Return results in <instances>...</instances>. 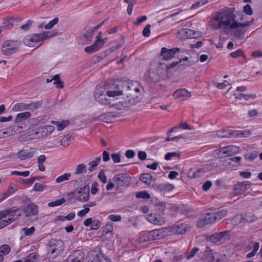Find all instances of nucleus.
I'll return each mask as SVG.
<instances>
[{
	"mask_svg": "<svg viewBox=\"0 0 262 262\" xmlns=\"http://www.w3.org/2000/svg\"><path fill=\"white\" fill-rule=\"evenodd\" d=\"M235 18L234 9L225 7L215 13L211 20V25L215 30L222 29L225 34H233L239 39H243L247 31L245 28L249 27L252 21L241 23L237 22Z\"/></svg>",
	"mask_w": 262,
	"mask_h": 262,
	"instance_id": "nucleus-1",
	"label": "nucleus"
},
{
	"mask_svg": "<svg viewBox=\"0 0 262 262\" xmlns=\"http://www.w3.org/2000/svg\"><path fill=\"white\" fill-rule=\"evenodd\" d=\"M170 232L168 228H161L142 233L140 236V242H146L157 239H162L168 236Z\"/></svg>",
	"mask_w": 262,
	"mask_h": 262,
	"instance_id": "nucleus-2",
	"label": "nucleus"
},
{
	"mask_svg": "<svg viewBox=\"0 0 262 262\" xmlns=\"http://www.w3.org/2000/svg\"><path fill=\"white\" fill-rule=\"evenodd\" d=\"M21 215L20 209L14 206L5 210L1 211L0 220H6L7 225H8L18 219Z\"/></svg>",
	"mask_w": 262,
	"mask_h": 262,
	"instance_id": "nucleus-3",
	"label": "nucleus"
},
{
	"mask_svg": "<svg viewBox=\"0 0 262 262\" xmlns=\"http://www.w3.org/2000/svg\"><path fill=\"white\" fill-rule=\"evenodd\" d=\"M47 249V254L49 256L56 257L63 252L64 243L60 239H51L48 243Z\"/></svg>",
	"mask_w": 262,
	"mask_h": 262,
	"instance_id": "nucleus-4",
	"label": "nucleus"
},
{
	"mask_svg": "<svg viewBox=\"0 0 262 262\" xmlns=\"http://www.w3.org/2000/svg\"><path fill=\"white\" fill-rule=\"evenodd\" d=\"M118 86L124 87V95L128 99V103L131 104H134L136 102L139 101V96L134 95L133 94L135 85L128 81H124V82H119Z\"/></svg>",
	"mask_w": 262,
	"mask_h": 262,
	"instance_id": "nucleus-5",
	"label": "nucleus"
},
{
	"mask_svg": "<svg viewBox=\"0 0 262 262\" xmlns=\"http://www.w3.org/2000/svg\"><path fill=\"white\" fill-rule=\"evenodd\" d=\"M20 45L21 42L17 40H6L1 48L2 54L6 56L11 55L19 50Z\"/></svg>",
	"mask_w": 262,
	"mask_h": 262,
	"instance_id": "nucleus-6",
	"label": "nucleus"
},
{
	"mask_svg": "<svg viewBox=\"0 0 262 262\" xmlns=\"http://www.w3.org/2000/svg\"><path fill=\"white\" fill-rule=\"evenodd\" d=\"M113 180L115 183L116 190H121L130 185L131 177L127 173H119L115 175Z\"/></svg>",
	"mask_w": 262,
	"mask_h": 262,
	"instance_id": "nucleus-7",
	"label": "nucleus"
},
{
	"mask_svg": "<svg viewBox=\"0 0 262 262\" xmlns=\"http://www.w3.org/2000/svg\"><path fill=\"white\" fill-rule=\"evenodd\" d=\"M73 196L74 199L80 202H86L89 199L90 188L88 185L78 188L73 192Z\"/></svg>",
	"mask_w": 262,
	"mask_h": 262,
	"instance_id": "nucleus-8",
	"label": "nucleus"
},
{
	"mask_svg": "<svg viewBox=\"0 0 262 262\" xmlns=\"http://www.w3.org/2000/svg\"><path fill=\"white\" fill-rule=\"evenodd\" d=\"M230 232L229 230H226L218 233H215L209 236L207 241L216 245L222 244L225 242L227 239L229 238Z\"/></svg>",
	"mask_w": 262,
	"mask_h": 262,
	"instance_id": "nucleus-9",
	"label": "nucleus"
},
{
	"mask_svg": "<svg viewBox=\"0 0 262 262\" xmlns=\"http://www.w3.org/2000/svg\"><path fill=\"white\" fill-rule=\"evenodd\" d=\"M42 41L40 34L29 35L24 39V43L30 47H38Z\"/></svg>",
	"mask_w": 262,
	"mask_h": 262,
	"instance_id": "nucleus-10",
	"label": "nucleus"
},
{
	"mask_svg": "<svg viewBox=\"0 0 262 262\" xmlns=\"http://www.w3.org/2000/svg\"><path fill=\"white\" fill-rule=\"evenodd\" d=\"M215 222L213 212H209L203 214L198 218L196 226L201 228L208 224H213Z\"/></svg>",
	"mask_w": 262,
	"mask_h": 262,
	"instance_id": "nucleus-11",
	"label": "nucleus"
},
{
	"mask_svg": "<svg viewBox=\"0 0 262 262\" xmlns=\"http://www.w3.org/2000/svg\"><path fill=\"white\" fill-rule=\"evenodd\" d=\"M119 82H124V81L117 80L114 82L111 87V90L107 92L108 97H114L116 96L124 95V87L118 86Z\"/></svg>",
	"mask_w": 262,
	"mask_h": 262,
	"instance_id": "nucleus-12",
	"label": "nucleus"
},
{
	"mask_svg": "<svg viewBox=\"0 0 262 262\" xmlns=\"http://www.w3.org/2000/svg\"><path fill=\"white\" fill-rule=\"evenodd\" d=\"M180 51L179 48H174L171 49H168L165 47L161 49L160 56H162L164 60H169L174 57L177 53Z\"/></svg>",
	"mask_w": 262,
	"mask_h": 262,
	"instance_id": "nucleus-13",
	"label": "nucleus"
},
{
	"mask_svg": "<svg viewBox=\"0 0 262 262\" xmlns=\"http://www.w3.org/2000/svg\"><path fill=\"white\" fill-rule=\"evenodd\" d=\"M250 187V183L249 182H237L233 188V193L235 195L244 193Z\"/></svg>",
	"mask_w": 262,
	"mask_h": 262,
	"instance_id": "nucleus-14",
	"label": "nucleus"
},
{
	"mask_svg": "<svg viewBox=\"0 0 262 262\" xmlns=\"http://www.w3.org/2000/svg\"><path fill=\"white\" fill-rule=\"evenodd\" d=\"M84 257V253L82 250H75L69 256L66 262H83Z\"/></svg>",
	"mask_w": 262,
	"mask_h": 262,
	"instance_id": "nucleus-15",
	"label": "nucleus"
},
{
	"mask_svg": "<svg viewBox=\"0 0 262 262\" xmlns=\"http://www.w3.org/2000/svg\"><path fill=\"white\" fill-rule=\"evenodd\" d=\"M23 212L26 217H29L32 216H35L37 214L38 207L33 203H29L23 208Z\"/></svg>",
	"mask_w": 262,
	"mask_h": 262,
	"instance_id": "nucleus-16",
	"label": "nucleus"
},
{
	"mask_svg": "<svg viewBox=\"0 0 262 262\" xmlns=\"http://www.w3.org/2000/svg\"><path fill=\"white\" fill-rule=\"evenodd\" d=\"M170 209L171 211V213L173 215H176L178 213L187 215L191 211V210L184 205L180 206L173 205L170 207Z\"/></svg>",
	"mask_w": 262,
	"mask_h": 262,
	"instance_id": "nucleus-17",
	"label": "nucleus"
},
{
	"mask_svg": "<svg viewBox=\"0 0 262 262\" xmlns=\"http://www.w3.org/2000/svg\"><path fill=\"white\" fill-rule=\"evenodd\" d=\"M35 151L32 149H22L17 154V157L21 160L29 159L35 155Z\"/></svg>",
	"mask_w": 262,
	"mask_h": 262,
	"instance_id": "nucleus-18",
	"label": "nucleus"
},
{
	"mask_svg": "<svg viewBox=\"0 0 262 262\" xmlns=\"http://www.w3.org/2000/svg\"><path fill=\"white\" fill-rule=\"evenodd\" d=\"M107 91H106L105 88L102 84H98L94 91V95L96 101H101L100 99V97H104V95L107 94Z\"/></svg>",
	"mask_w": 262,
	"mask_h": 262,
	"instance_id": "nucleus-19",
	"label": "nucleus"
},
{
	"mask_svg": "<svg viewBox=\"0 0 262 262\" xmlns=\"http://www.w3.org/2000/svg\"><path fill=\"white\" fill-rule=\"evenodd\" d=\"M147 219L149 222L155 225H162L165 222L164 218L157 214H148Z\"/></svg>",
	"mask_w": 262,
	"mask_h": 262,
	"instance_id": "nucleus-20",
	"label": "nucleus"
},
{
	"mask_svg": "<svg viewBox=\"0 0 262 262\" xmlns=\"http://www.w3.org/2000/svg\"><path fill=\"white\" fill-rule=\"evenodd\" d=\"M53 126H47L41 127L38 129V131L35 132V134L38 138L45 137L50 134L53 131Z\"/></svg>",
	"mask_w": 262,
	"mask_h": 262,
	"instance_id": "nucleus-21",
	"label": "nucleus"
},
{
	"mask_svg": "<svg viewBox=\"0 0 262 262\" xmlns=\"http://www.w3.org/2000/svg\"><path fill=\"white\" fill-rule=\"evenodd\" d=\"M223 155L225 157L232 156L237 154L239 151V148L236 146L230 145L223 147Z\"/></svg>",
	"mask_w": 262,
	"mask_h": 262,
	"instance_id": "nucleus-22",
	"label": "nucleus"
},
{
	"mask_svg": "<svg viewBox=\"0 0 262 262\" xmlns=\"http://www.w3.org/2000/svg\"><path fill=\"white\" fill-rule=\"evenodd\" d=\"M89 262H111V259L105 256L102 252L93 255L92 259Z\"/></svg>",
	"mask_w": 262,
	"mask_h": 262,
	"instance_id": "nucleus-23",
	"label": "nucleus"
},
{
	"mask_svg": "<svg viewBox=\"0 0 262 262\" xmlns=\"http://www.w3.org/2000/svg\"><path fill=\"white\" fill-rule=\"evenodd\" d=\"M203 258L205 262H213L215 260L212 250L209 246H206Z\"/></svg>",
	"mask_w": 262,
	"mask_h": 262,
	"instance_id": "nucleus-24",
	"label": "nucleus"
},
{
	"mask_svg": "<svg viewBox=\"0 0 262 262\" xmlns=\"http://www.w3.org/2000/svg\"><path fill=\"white\" fill-rule=\"evenodd\" d=\"M173 96L176 99L189 98L191 96V93L185 89H181L176 90L173 93Z\"/></svg>",
	"mask_w": 262,
	"mask_h": 262,
	"instance_id": "nucleus-25",
	"label": "nucleus"
},
{
	"mask_svg": "<svg viewBox=\"0 0 262 262\" xmlns=\"http://www.w3.org/2000/svg\"><path fill=\"white\" fill-rule=\"evenodd\" d=\"M240 223H252L257 220V217L251 213H247L244 215H241Z\"/></svg>",
	"mask_w": 262,
	"mask_h": 262,
	"instance_id": "nucleus-26",
	"label": "nucleus"
},
{
	"mask_svg": "<svg viewBox=\"0 0 262 262\" xmlns=\"http://www.w3.org/2000/svg\"><path fill=\"white\" fill-rule=\"evenodd\" d=\"M31 117V113L29 112L20 113L16 115L14 120V122L16 124L20 123Z\"/></svg>",
	"mask_w": 262,
	"mask_h": 262,
	"instance_id": "nucleus-27",
	"label": "nucleus"
},
{
	"mask_svg": "<svg viewBox=\"0 0 262 262\" xmlns=\"http://www.w3.org/2000/svg\"><path fill=\"white\" fill-rule=\"evenodd\" d=\"M103 47V46L98 43V41H95L94 43L89 47H86L84 48V51L89 54H92L94 52H96L99 50Z\"/></svg>",
	"mask_w": 262,
	"mask_h": 262,
	"instance_id": "nucleus-28",
	"label": "nucleus"
},
{
	"mask_svg": "<svg viewBox=\"0 0 262 262\" xmlns=\"http://www.w3.org/2000/svg\"><path fill=\"white\" fill-rule=\"evenodd\" d=\"M187 226L185 224H180L178 225L172 227L171 231L173 233L179 234H183L187 230Z\"/></svg>",
	"mask_w": 262,
	"mask_h": 262,
	"instance_id": "nucleus-29",
	"label": "nucleus"
},
{
	"mask_svg": "<svg viewBox=\"0 0 262 262\" xmlns=\"http://www.w3.org/2000/svg\"><path fill=\"white\" fill-rule=\"evenodd\" d=\"M229 134L233 137H246L250 134L249 131H238L232 130L229 132Z\"/></svg>",
	"mask_w": 262,
	"mask_h": 262,
	"instance_id": "nucleus-30",
	"label": "nucleus"
},
{
	"mask_svg": "<svg viewBox=\"0 0 262 262\" xmlns=\"http://www.w3.org/2000/svg\"><path fill=\"white\" fill-rule=\"evenodd\" d=\"M193 31L188 29H182L179 32V35H182V38L185 39L187 38L195 37L193 35Z\"/></svg>",
	"mask_w": 262,
	"mask_h": 262,
	"instance_id": "nucleus-31",
	"label": "nucleus"
},
{
	"mask_svg": "<svg viewBox=\"0 0 262 262\" xmlns=\"http://www.w3.org/2000/svg\"><path fill=\"white\" fill-rule=\"evenodd\" d=\"M204 171L202 169H190L188 173L189 177L191 178H199L203 176Z\"/></svg>",
	"mask_w": 262,
	"mask_h": 262,
	"instance_id": "nucleus-32",
	"label": "nucleus"
},
{
	"mask_svg": "<svg viewBox=\"0 0 262 262\" xmlns=\"http://www.w3.org/2000/svg\"><path fill=\"white\" fill-rule=\"evenodd\" d=\"M101 157L100 156L97 157L94 160L91 161L89 163L90 166L88 168V170L90 172L93 171L97 167L98 165L100 163Z\"/></svg>",
	"mask_w": 262,
	"mask_h": 262,
	"instance_id": "nucleus-33",
	"label": "nucleus"
},
{
	"mask_svg": "<svg viewBox=\"0 0 262 262\" xmlns=\"http://www.w3.org/2000/svg\"><path fill=\"white\" fill-rule=\"evenodd\" d=\"M227 210L224 209L213 212L215 222L220 221L225 217L227 215Z\"/></svg>",
	"mask_w": 262,
	"mask_h": 262,
	"instance_id": "nucleus-34",
	"label": "nucleus"
},
{
	"mask_svg": "<svg viewBox=\"0 0 262 262\" xmlns=\"http://www.w3.org/2000/svg\"><path fill=\"white\" fill-rule=\"evenodd\" d=\"M28 106L27 103H17L13 105L12 111L14 112L23 111L28 110Z\"/></svg>",
	"mask_w": 262,
	"mask_h": 262,
	"instance_id": "nucleus-35",
	"label": "nucleus"
},
{
	"mask_svg": "<svg viewBox=\"0 0 262 262\" xmlns=\"http://www.w3.org/2000/svg\"><path fill=\"white\" fill-rule=\"evenodd\" d=\"M139 179L144 183L149 185L151 183L152 176L149 173H143L140 176Z\"/></svg>",
	"mask_w": 262,
	"mask_h": 262,
	"instance_id": "nucleus-36",
	"label": "nucleus"
},
{
	"mask_svg": "<svg viewBox=\"0 0 262 262\" xmlns=\"http://www.w3.org/2000/svg\"><path fill=\"white\" fill-rule=\"evenodd\" d=\"M86 172V165L83 163L78 164L75 169L74 173V175H79L83 173Z\"/></svg>",
	"mask_w": 262,
	"mask_h": 262,
	"instance_id": "nucleus-37",
	"label": "nucleus"
},
{
	"mask_svg": "<svg viewBox=\"0 0 262 262\" xmlns=\"http://www.w3.org/2000/svg\"><path fill=\"white\" fill-rule=\"evenodd\" d=\"M11 251V248L9 245L4 244L0 246V256L4 257V255L8 254Z\"/></svg>",
	"mask_w": 262,
	"mask_h": 262,
	"instance_id": "nucleus-38",
	"label": "nucleus"
},
{
	"mask_svg": "<svg viewBox=\"0 0 262 262\" xmlns=\"http://www.w3.org/2000/svg\"><path fill=\"white\" fill-rule=\"evenodd\" d=\"M14 20L11 18H5L3 19V24L5 29H9L13 26Z\"/></svg>",
	"mask_w": 262,
	"mask_h": 262,
	"instance_id": "nucleus-39",
	"label": "nucleus"
},
{
	"mask_svg": "<svg viewBox=\"0 0 262 262\" xmlns=\"http://www.w3.org/2000/svg\"><path fill=\"white\" fill-rule=\"evenodd\" d=\"M55 125H56L57 128L58 130L63 129L69 124L68 120H63L60 122L55 121Z\"/></svg>",
	"mask_w": 262,
	"mask_h": 262,
	"instance_id": "nucleus-40",
	"label": "nucleus"
},
{
	"mask_svg": "<svg viewBox=\"0 0 262 262\" xmlns=\"http://www.w3.org/2000/svg\"><path fill=\"white\" fill-rule=\"evenodd\" d=\"M42 38V41L46 40L48 38L54 36L56 35L57 33L53 31H49L40 33Z\"/></svg>",
	"mask_w": 262,
	"mask_h": 262,
	"instance_id": "nucleus-41",
	"label": "nucleus"
},
{
	"mask_svg": "<svg viewBox=\"0 0 262 262\" xmlns=\"http://www.w3.org/2000/svg\"><path fill=\"white\" fill-rule=\"evenodd\" d=\"M71 143V137L68 134L64 135L60 140L61 145L66 147H68Z\"/></svg>",
	"mask_w": 262,
	"mask_h": 262,
	"instance_id": "nucleus-42",
	"label": "nucleus"
},
{
	"mask_svg": "<svg viewBox=\"0 0 262 262\" xmlns=\"http://www.w3.org/2000/svg\"><path fill=\"white\" fill-rule=\"evenodd\" d=\"M71 176V173H64L63 174L57 177L56 179V183H60L63 181H68Z\"/></svg>",
	"mask_w": 262,
	"mask_h": 262,
	"instance_id": "nucleus-43",
	"label": "nucleus"
},
{
	"mask_svg": "<svg viewBox=\"0 0 262 262\" xmlns=\"http://www.w3.org/2000/svg\"><path fill=\"white\" fill-rule=\"evenodd\" d=\"M231 130H228L226 131L224 129H221L220 130L217 131V136L220 138H228L229 137H231V135L229 134V132H231Z\"/></svg>",
	"mask_w": 262,
	"mask_h": 262,
	"instance_id": "nucleus-44",
	"label": "nucleus"
},
{
	"mask_svg": "<svg viewBox=\"0 0 262 262\" xmlns=\"http://www.w3.org/2000/svg\"><path fill=\"white\" fill-rule=\"evenodd\" d=\"M66 200L64 198H62L60 199L56 200L55 201L51 202L48 203V206L49 207H55L62 205L64 203H65Z\"/></svg>",
	"mask_w": 262,
	"mask_h": 262,
	"instance_id": "nucleus-45",
	"label": "nucleus"
},
{
	"mask_svg": "<svg viewBox=\"0 0 262 262\" xmlns=\"http://www.w3.org/2000/svg\"><path fill=\"white\" fill-rule=\"evenodd\" d=\"M18 190V187L14 184L11 183L6 191L9 196Z\"/></svg>",
	"mask_w": 262,
	"mask_h": 262,
	"instance_id": "nucleus-46",
	"label": "nucleus"
},
{
	"mask_svg": "<svg viewBox=\"0 0 262 262\" xmlns=\"http://www.w3.org/2000/svg\"><path fill=\"white\" fill-rule=\"evenodd\" d=\"M53 80H54V84H56L57 87L60 88H63V82H62L60 80V77L58 74L55 75L53 78Z\"/></svg>",
	"mask_w": 262,
	"mask_h": 262,
	"instance_id": "nucleus-47",
	"label": "nucleus"
},
{
	"mask_svg": "<svg viewBox=\"0 0 262 262\" xmlns=\"http://www.w3.org/2000/svg\"><path fill=\"white\" fill-rule=\"evenodd\" d=\"M27 105L28 106L27 107L28 108V110L33 111L40 106L41 103L39 102H34L31 103H27Z\"/></svg>",
	"mask_w": 262,
	"mask_h": 262,
	"instance_id": "nucleus-48",
	"label": "nucleus"
},
{
	"mask_svg": "<svg viewBox=\"0 0 262 262\" xmlns=\"http://www.w3.org/2000/svg\"><path fill=\"white\" fill-rule=\"evenodd\" d=\"M46 187V185L45 184H41L39 183H36L33 188V190L35 191H42Z\"/></svg>",
	"mask_w": 262,
	"mask_h": 262,
	"instance_id": "nucleus-49",
	"label": "nucleus"
},
{
	"mask_svg": "<svg viewBox=\"0 0 262 262\" xmlns=\"http://www.w3.org/2000/svg\"><path fill=\"white\" fill-rule=\"evenodd\" d=\"M257 157V154L255 152L247 153L244 155V158L247 161H252Z\"/></svg>",
	"mask_w": 262,
	"mask_h": 262,
	"instance_id": "nucleus-50",
	"label": "nucleus"
},
{
	"mask_svg": "<svg viewBox=\"0 0 262 262\" xmlns=\"http://www.w3.org/2000/svg\"><path fill=\"white\" fill-rule=\"evenodd\" d=\"M36 259V254L32 252L23 259V262H34Z\"/></svg>",
	"mask_w": 262,
	"mask_h": 262,
	"instance_id": "nucleus-51",
	"label": "nucleus"
},
{
	"mask_svg": "<svg viewBox=\"0 0 262 262\" xmlns=\"http://www.w3.org/2000/svg\"><path fill=\"white\" fill-rule=\"evenodd\" d=\"M136 196L137 198H142L145 199H148L150 198L149 194L145 191L137 192L136 194Z\"/></svg>",
	"mask_w": 262,
	"mask_h": 262,
	"instance_id": "nucleus-52",
	"label": "nucleus"
},
{
	"mask_svg": "<svg viewBox=\"0 0 262 262\" xmlns=\"http://www.w3.org/2000/svg\"><path fill=\"white\" fill-rule=\"evenodd\" d=\"M22 230L24 232L25 236H30L34 233L35 228L34 226H32L30 228H23Z\"/></svg>",
	"mask_w": 262,
	"mask_h": 262,
	"instance_id": "nucleus-53",
	"label": "nucleus"
},
{
	"mask_svg": "<svg viewBox=\"0 0 262 262\" xmlns=\"http://www.w3.org/2000/svg\"><path fill=\"white\" fill-rule=\"evenodd\" d=\"M30 174L29 171H25L23 172L18 171L17 170H14L11 171V175H16L19 176H23L24 177H28Z\"/></svg>",
	"mask_w": 262,
	"mask_h": 262,
	"instance_id": "nucleus-54",
	"label": "nucleus"
},
{
	"mask_svg": "<svg viewBox=\"0 0 262 262\" xmlns=\"http://www.w3.org/2000/svg\"><path fill=\"white\" fill-rule=\"evenodd\" d=\"M59 19L58 17H55L52 20H51L49 23H48L45 27L46 29H50L53 27V26L57 24L58 22Z\"/></svg>",
	"mask_w": 262,
	"mask_h": 262,
	"instance_id": "nucleus-55",
	"label": "nucleus"
},
{
	"mask_svg": "<svg viewBox=\"0 0 262 262\" xmlns=\"http://www.w3.org/2000/svg\"><path fill=\"white\" fill-rule=\"evenodd\" d=\"M98 119L101 121L108 122L111 120L110 114H103L98 117Z\"/></svg>",
	"mask_w": 262,
	"mask_h": 262,
	"instance_id": "nucleus-56",
	"label": "nucleus"
},
{
	"mask_svg": "<svg viewBox=\"0 0 262 262\" xmlns=\"http://www.w3.org/2000/svg\"><path fill=\"white\" fill-rule=\"evenodd\" d=\"M222 150L223 147L214 150L213 151V156L218 158H221L223 157H224L225 155H223V151Z\"/></svg>",
	"mask_w": 262,
	"mask_h": 262,
	"instance_id": "nucleus-57",
	"label": "nucleus"
},
{
	"mask_svg": "<svg viewBox=\"0 0 262 262\" xmlns=\"http://www.w3.org/2000/svg\"><path fill=\"white\" fill-rule=\"evenodd\" d=\"M208 3V0H200L196 1L192 5V8L196 9L200 6H203Z\"/></svg>",
	"mask_w": 262,
	"mask_h": 262,
	"instance_id": "nucleus-58",
	"label": "nucleus"
},
{
	"mask_svg": "<svg viewBox=\"0 0 262 262\" xmlns=\"http://www.w3.org/2000/svg\"><path fill=\"white\" fill-rule=\"evenodd\" d=\"M244 55V52L241 50H238L230 53V56L234 58H238L239 56H243Z\"/></svg>",
	"mask_w": 262,
	"mask_h": 262,
	"instance_id": "nucleus-59",
	"label": "nucleus"
},
{
	"mask_svg": "<svg viewBox=\"0 0 262 262\" xmlns=\"http://www.w3.org/2000/svg\"><path fill=\"white\" fill-rule=\"evenodd\" d=\"M199 249L197 247L193 248L187 255L186 258L187 259H190L193 257L195 254L198 252Z\"/></svg>",
	"mask_w": 262,
	"mask_h": 262,
	"instance_id": "nucleus-60",
	"label": "nucleus"
},
{
	"mask_svg": "<svg viewBox=\"0 0 262 262\" xmlns=\"http://www.w3.org/2000/svg\"><path fill=\"white\" fill-rule=\"evenodd\" d=\"M98 178L103 183H106L107 182V177L105 176L103 170H100L98 174Z\"/></svg>",
	"mask_w": 262,
	"mask_h": 262,
	"instance_id": "nucleus-61",
	"label": "nucleus"
},
{
	"mask_svg": "<svg viewBox=\"0 0 262 262\" xmlns=\"http://www.w3.org/2000/svg\"><path fill=\"white\" fill-rule=\"evenodd\" d=\"M99 184L97 182L95 181L93 183L91 188V192L92 194H95L98 191V189L97 187L98 186Z\"/></svg>",
	"mask_w": 262,
	"mask_h": 262,
	"instance_id": "nucleus-62",
	"label": "nucleus"
},
{
	"mask_svg": "<svg viewBox=\"0 0 262 262\" xmlns=\"http://www.w3.org/2000/svg\"><path fill=\"white\" fill-rule=\"evenodd\" d=\"M111 157L114 163H118L120 162L121 155L120 153H113L112 154Z\"/></svg>",
	"mask_w": 262,
	"mask_h": 262,
	"instance_id": "nucleus-63",
	"label": "nucleus"
},
{
	"mask_svg": "<svg viewBox=\"0 0 262 262\" xmlns=\"http://www.w3.org/2000/svg\"><path fill=\"white\" fill-rule=\"evenodd\" d=\"M108 218L112 222H119L121 220V216L117 214H111L108 216Z\"/></svg>",
	"mask_w": 262,
	"mask_h": 262,
	"instance_id": "nucleus-64",
	"label": "nucleus"
}]
</instances>
